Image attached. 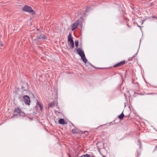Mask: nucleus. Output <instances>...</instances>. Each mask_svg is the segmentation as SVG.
<instances>
[{"mask_svg": "<svg viewBox=\"0 0 157 157\" xmlns=\"http://www.w3.org/2000/svg\"><path fill=\"white\" fill-rule=\"evenodd\" d=\"M124 95H125V96H126V94H124Z\"/></svg>", "mask_w": 157, "mask_h": 157, "instance_id": "nucleus-33", "label": "nucleus"}, {"mask_svg": "<svg viewBox=\"0 0 157 157\" xmlns=\"http://www.w3.org/2000/svg\"><path fill=\"white\" fill-rule=\"evenodd\" d=\"M78 20H77L76 22H75L72 25V30H74L75 29L78 27Z\"/></svg>", "mask_w": 157, "mask_h": 157, "instance_id": "nucleus-9", "label": "nucleus"}, {"mask_svg": "<svg viewBox=\"0 0 157 157\" xmlns=\"http://www.w3.org/2000/svg\"><path fill=\"white\" fill-rule=\"evenodd\" d=\"M80 25H81V26L82 25V23H81V24H80Z\"/></svg>", "mask_w": 157, "mask_h": 157, "instance_id": "nucleus-29", "label": "nucleus"}, {"mask_svg": "<svg viewBox=\"0 0 157 157\" xmlns=\"http://www.w3.org/2000/svg\"><path fill=\"white\" fill-rule=\"evenodd\" d=\"M33 38L39 39L40 40H44L46 39L47 38L44 34H42L41 32L38 29H37L36 30H34Z\"/></svg>", "mask_w": 157, "mask_h": 157, "instance_id": "nucleus-1", "label": "nucleus"}, {"mask_svg": "<svg viewBox=\"0 0 157 157\" xmlns=\"http://www.w3.org/2000/svg\"><path fill=\"white\" fill-rule=\"evenodd\" d=\"M36 105H39L40 107V109L42 110V109H43V105H41V104H40L38 101H37V103H36Z\"/></svg>", "mask_w": 157, "mask_h": 157, "instance_id": "nucleus-16", "label": "nucleus"}, {"mask_svg": "<svg viewBox=\"0 0 157 157\" xmlns=\"http://www.w3.org/2000/svg\"><path fill=\"white\" fill-rule=\"evenodd\" d=\"M103 157H105V156H103Z\"/></svg>", "mask_w": 157, "mask_h": 157, "instance_id": "nucleus-31", "label": "nucleus"}, {"mask_svg": "<svg viewBox=\"0 0 157 157\" xmlns=\"http://www.w3.org/2000/svg\"><path fill=\"white\" fill-rule=\"evenodd\" d=\"M23 100L25 103L28 105H30V98L27 95H25L23 97Z\"/></svg>", "mask_w": 157, "mask_h": 157, "instance_id": "nucleus-5", "label": "nucleus"}, {"mask_svg": "<svg viewBox=\"0 0 157 157\" xmlns=\"http://www.w3.org/2000/svg\"><path fill=\"white\" fill-rule=\"evenodd\" d=\"M156 94L157 95V94L156 93H150V94Z\"/></svg>", "mask_w": 157, "mask_h": 157, "instance_id": "nucleus-23", "label": "nucleus"}, {"mask_svg": "<svg viewBox=\"0 0 157 157\" xmlns=\"http://www.w3.org/2000/svg\"><path fill=\"white\" fill-rule=\"evenodd\" d=\"M22 10L25 12L31 13L32 14H35V13L34 10L30 6L25 5L24 7H22Z\"/></svg>", "mask_w": 157, "mask_h": 157, "instance_id": "nucleus-4", "label": "nucleus"}, {"mask_svg": "<svg viewBox=\"0 0 157 157\" xmlns=\"http://www.w3.org/2000/svg\"><path fill=\"white\" fill-rule=\"evenodd\" d=\"M68 41H73V40L72 39V37H71V33H70L68 36Z\"/></svg>", "mask_w": 157, "mask_h": 157, "instance_id": "nucleus-13", "label": "nucleus"}, {"mask_svg": "<svg viewBox=\"0 0 157 157\" xmlns=\"http://www.w3.org/2000/svg\"><path fill=\"white\" fill-rule=\"evenodd\" d=\"M139 27H140V26H139L138 25H137Z\"/></svg>", "mask_w": 157, "mask_h": 157, "instance_id": "nucleus-30", "label": "nucleus"}, {"mask_svg": "<svg viewBox=\"0 0 157 157\" xmlns=\"http://www.w3.org/2000/svg\"><path fill=\"white\" fill-rule=\"evenodd\" d=\"M88 10H87V8H86V10H84V12H83V13L82 14H83V15L84 16V15H85L86 14H85V13L87 12H88Z\"/></svg>", "mask_w": 157, "mask_h": 157, "instance_id": "nucleus-21", "label": "nucleus"}, {"mask_svg": "<svg viewBox=\"0 0 157 157\" xmlns=\"http://www.w3.org/2000/svg\"><path fill=\"white\" fill-rule=\"evenodd\" d=\"M68 44L69 46V48L67 47V48L68 50H70V48H72L74 47V41H68Z\"/></svg>", "mask_w": 157, "mask_h": 157, "instance_id": "nucleus-8", "label": "nucleus"}, {"mask_svg": "<svg viewBox=\"0 0 157 157\" xmlns=\"http://www.w3.org/2000/svg\"><path fill=\"white\" fill-rule=\"evenodd\" d=\"M83 133H82V134L84 133V136H87V135L88 134V133H89L87 131H84V132L83 131Z\"/></svg>", "mask_w": 157, "mask_h": 157, "instance_id": "nucleus-18", "label": "nucleus"}, {"mask_svg": "<svg viewBox=\"0 0 157 157\" xmlns=\"http://www.w3.org/2000/svg\"><path fill=\"white\" fill-rule=\"evenodd\" d=\"M75 44L76 47L77 48L78 46V40H76L75 41Z\"/></svg>", "mask_w": 157, "mask_h": 157, "instance_id": "nucleus-19", "label": "nucleus"}, {"mask_svg": "<svg viewBox=\"0 0 157 157\" xmlns=\"http://www.w3.org/2000/svg\"><path fill=\"white\" fill-rule=\"evenodd\" d=\"M155 150H157V145L156 146Z\"/></svg>", "mask_w": 157, "mask_h": 157, "instance_id": "nucleus-26", "label": "nucleus"}, {"mask_svg": "<svg viewBox=\"0 0 157 157\" xmlns=\"http://www.w3.org/2000/svg\"><path fill=\"white\" fill-rule=\"evenodd\" d=\"M86 64V67H94V66L90 63L87 62V61L86 63H85Z\"/></svg>", "mask_w": 157, "mask_h": 157, "instance_id": "nucleus-12", "label": "nucleus"}, {"mask_svg": "<svg viewBox=\"0 0 157 157\" xmlns=\"http://www.w3.org/2000/svg\"><path fill=\"white\" fill-rule=\"evenodd\" d=\"M153 18H156V19H157V17H156L155 16H153Z\"/></svg>", "mask_w": 157, "mask_h": 157, "instance_id": "nucleus-24", "label": "nucleus"}, {"mask_svg": "<svg viewBox=\"0 0 157 157\" xmlns=\"http://www.w3.org/2000/svg\"><path fill=\"white\" fill-rule=\"evenodd\" d=\"M59 124H66L64 119H60L59 121Z\"/></svg>", "mask_w": 157, "mask_h": 157, "instance_id": "nucleus-11", "label": "nucleus"}, {"mask_svg": "<svg viewBox=\"0 0 157 157\" xmlns=\"http://www.w3.org/2000/svg\"><path fill=\"white\" fill-rule=\"evenodd\" d=\"M127 26H128V27H129V28H130V26H129V25H128V23H127Z\"/></svg>", "mask_w": 157, "mask_h": 157, "instance_id": "nucleus-28", "label": "nucleus"}, {"mask_svg": "<svg viewBox=\"0 0 157 157\" xmlns=\"http://www.w3.org/2000/svg\"><path fill=\"white\" fill-rule=\"evenodd\" d=\"M72 124V125H73V126H74V124Z\"/></svg>", "mask_w": 157, "mask_h": 157, "instance_id": "nucleus-32", "label": "nucleus"}, {"mask_svg": "<svg viewBox=\"0 0 157 157\" xmlns=\"http://www.w3.org/2000/svg\"><path fill=\"white\" fill-rule=\"evenodd\" d=\"M42 40H40L39 39H34L33 42L36 43L37 45H39L41 44V41Z\"/></svg>", "mask_w": 157, "mask_h": 157, "instance_id": "nucleus-10", "label": "nucleus"}, {"mask_svg": "<svg viewBox=\"0 0 157 157\" xmlns=\"http://www.w3.org/2000/svg\"><path fill=\"white\" fill-rule=\"evenodd\" d=\"M78 54L81 56V58L84 63H86L87 59H86L83 51L81 50L80 48H78L76 49Z\"/></svg>", "mask_w": 157, "mask_h": 157, "instance_id": "nucleus-3", "label": "nucleus"}, {"mask_svg": "<svg viewBox=\"0 0 157 157\" xmlns=\"http://www.w3.org/2000/svg\"><path fill=\"white\" fill-rule=\"evenodd\" d=\"M72 132L73 133H83V131H81L79 130L77 128H75L72 130Z\"/></svg>", "mask_w": 157, "mask_h": 157, "instance_id": "nucleus-6", "label": "nucleus"}, {"mask_svg": "<svg viewBox=\"0 0 157 157\" xmlns=\"http://www.w3.org/2000/svg\"><path fill=\"white\" fill-rule=\"evenodd\" d=\"M22 96H19V98H18V99L21 102H23V101L22 100L21 98Z\"/></svg>", "mask_w": 157, "mask_h": 157, "instance_id": "nucleus-20", "label": "nucleus"}, {"mask_svg": "<svg viewBox=\"0 0 157 157\" xmlns=\"http://www.w3.org/2000/svg\"><path fill=\"white\" fill-rule=\"evenodd\" d=\"M80 20H83V18L82 17H81L80 18Z\"/></svg>", "mask_w": 157, "mask_h": 157, "instance_id": "nucleus-25", "label": "nucleus"}, {"mask_svg": "<svg viewBox=\"0 0 157 157\" xmlns=\"http://www.w3.org/2000/svg\"><path fill=\"white\" fill-rule=\"evenodd\" d=\"M125 60H123L117 64L114 65L113 67H117L121 66L124 65L125 63Z\"/></svg>", "mask_w": 157, "mask_h": 157, "instance_id": "nucleus-7", "label": "nucleus"}, {"mask_svg": "<svg viewBox=\"0 0 157 157\" xmlns=\"http://www.w3.org/2000/svg\"><path fill=\"white\" fill-rule=\"evenodd\" d=\"M27 86L28 84H27V82H26V83H25L22 86V87H21L22 89H23L24 91L27 90V88H25V87H24V86Z\"/></svg>", "mask_w": 157, "mask_h": 157, "instance_id": "nucleus-14", "label": "nucleus"}, {"mask_svg": "<svg viewBox=\"0 0 157 157\" xmlns=\"http://www.w3.org/2000/svg\"><path fill=\"white\" fill-rule=\"evenodd\" d=\"M0 46H3L2 43V41H1L0 40Z\"/></svg>", "mask_w": 157, "mask_h": 157, "instance_id": "nucleus-22", "label": "nucleus"}, {"mask_svg": "<svg viewBox=\"0 0 157 157\" xmlns=\"http://www.w3.org/2000/svg\"><path fill=\"white\" fill-rule=\"evenodd\" d=\"M124 117V115L123 114V112L118 116V117L120 120H122L123 119V117Z\"/></svg>", "mask_w": 157, "mask_h": 157, "instance_id": "nucleus-15", "label": "nucleus"}, {"mask_svg": "<svg viewBox=\"0 0 157 157\" xmlns=\"http://www.w3.org/2000/svg\"><path fill=\"white\" fill-rule=\"evenodd\" d=\"M55 105V104L54 102H51L49 105V106L51 107H53Z\"/></svg>", "mask_w": 157, "mask_h": 157, "instance_id": "nucleus-17", "label": "nucleus"}, {"mask_svg": "<svg viewBox=\"0 0 157 157\" xmlns=\"http://www.w3.org/2000/svg\"><path fill=\"white\" fill-rule=\"evenodd\" d=\"M128 116H129V115H127V116H124V117H127Z\"/></svg>", "mask_w": 157, "mask_h": 157, "instance_id": "nucleus-27", "label": "nucleus"}, {"mask_svg": "<svg viewBox=\"0 0 157 157\" xmlns=\"http://www.w3.org/2000/svg\"><path fill=\"white\" fill-rule=\"evenodd\" d=\"M13 115V116H24L25 113L19 108L15 107L14 109Z\"/></svg>", "mask_w": 157, "mask_h": 157, "instance_id": "nucleus-2", "label": "nucleus"}]
</instances>
